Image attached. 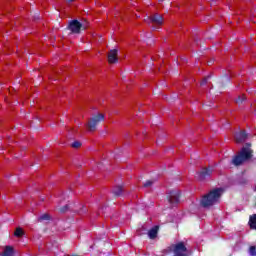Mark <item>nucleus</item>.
Segmentation results:
<instances>
[{
  "label": "nucleus",
  "mask_w": 256,
  "mask_h": 256,
  "mask_svg": "<svg viewBox=\"0 0 256 256\" xmlns=\"http://www.w3.org/2000/svg\"><path fill=\"white\" fill-rule=\"evenodd\" d=\"M223 189L221 187H216L215 189H212L206 195H203L200 203L201 206L205 209L212 207L213 205H216L217 203H220V199L222 197Z\"/></svg>",
  "instance_id": "obj_1"
},
{
  "label": "nucleus",
  "mask_w": 256,
  "mask_h": 256,
  "mask_svg": "<svg viewBox=\"0 0 256 256\" xmlns=\"http://www.w3.org/2000/svg\"><path fill=\"white\" fill-rule=\"evenodd\" d=\"M251 145H252L251 143H246V145L241 148L239 153L234 155V157L231 159L230 163L232 165H235L236 167H239V165H243V163L245 161L252 159L253 149H251Z\"/></svg>",
  "instance_id": "obj_2"
},
{
  "label": "nucleus",
  "mask_w": 256,
  "mask_h": 256,
  "mask_svg": "<svg viewBox=\"0 0 256 256\" xmlns=\"http://www.w3.org/2000/svg\"><path fill=\"white\" fill-rule=\"evenodd\" d=\"M67 28L72 34H81V30H86V28H88V24H83L80 20L74 19L70 20Z\"/></svg>",
  "instance_id": "obj_3"
},
{
  "label": "nucleus",
  "mask_w": 256,
  "mask_h": 256,
  "mask_svg": "<svg viewBox=\"0 0 256 256\" xmlns=\"http://www.w3.org/2000/svg\"><path fill=\"white\" fill-rule=\"evenodd\" d=\"M104 119H105L104 114H96V116H92V118H90L87 124L89 131H96L97 125H99L101 121H104Z\"/></svg>",
  "instance_id": "obj_4"
},
{
  "label": "nucleus",
  "mask_w": 256,
  "mask_h": 256,
  "mask_svg": "<svg viewBox=\"0 0 256 256\" xmlns=\"http://www.w3.org/2000/svg\"><path fill=\"white\" fill-rule=\"evenodd\" d=\"M213 171V167H203L201 171L196 172L195 177L196 179H198V181H205L206 179L211 177Z\"/></svg>",
  "instance_id": "obj_5"
},
{
  "label": "nucleus",
  "mask_w": 256,
  "mask_h": 256,
  "mask_svg": "<svg viewBox=\"0 0 256 256\" xmlns=\"http://www.w3.org/2000/svg\"><path fill=\"white\" fill-rule=\"evenodd\" d=\"M180 199L181 191L179 190H172L167 194V200L172 206L178 205V203H180Z\"/></svg>",
  "instance_id": "obj_6"
},
{
  "label": "nucleus",
  "mask_w": 256,
  "mask_h": 256,
  "mask_svg": "<svg viewBox=\"0 0 256 256\" xmlns=\"http://www.w3.org/2000/svg\"><path fill=\"white\" fill-rule=\"evenodd\" d=\"M187 251L188 249L185 243L183 242L176 243V245H173V256H189Z\"/></svg>",
  "instance_id": "obj_7"
},
{
  "label": "nucleus",
  "mask_w": 256,
  "mask_h": 256,
  "mask_svg": "<svg viewBox=\"0 0 256 256\" xmlns=\"http://www.w3.org/2000/svg\"><path fill=\"white\" fill-rule=\"evenodd\" d=\"M145 22L148 24H156L157 26H162L164 24V17L161 14H152V16H148L145 18Z\"/></svg>",
  "instance_id": "obj_8"
},
{
  "label": "nucleus",
  "mask_w": 256,
  "mask_h": 256,
  "mask_svg": "<svg viewBox=\"0 0 256 256\" xmlns=\"http://www.w3.org/2000/svg\"><path fill=\"white\" fill-rule=\"evenodd\" d=\"M248 137V133L245 129H242L241 131H237L235 133V139L237 143H243L244 141H246Z\"/></svg>",
  "instance_id": "obj_9"
},
{
  "label": "nucleus",
  "mask_w": 256,
  "mask_h": 256,
  "mask_svg": "<svg viewBox=\"0 0 256 256\" xmlns=\"http://www.w3.org/2000/svg\"><path fill=\"white\" fill-rule=\"evenodd\" d=\"M108 62L109 64H116L118 62V50H110L108 54Z\"/></svg>",
  "instance_id": "obj_10"
},
{
  "label": "nucleus",
  "mask_w": 256,
  "mask_h": 256,
  "mask_svg": "<svg viewBox=\"0 0 256 256\" xmlns=\"http://www.w3.org/2000/svg\"><path fill=\"white\" fill-rule=\"evenodd\" d=\"M0 256H15V249L11 245H6Z\"/></svg>",
  "instance_id": "obj_11"
},
{
  "label": "nucleus",
  "mask_w": 256,
  "mask_h": 256,
  "mask_svg": "<svg viewBox=\"0 0 256 256\" xmlns=\"http://www.w3.org/2000/svg\"><path fill=\"white\" fill-rule=\"evenodd\" d=\"M159 229H160L159 225H155V227H152V229H150L148 231V235H149L150 239H156V237L159 233Z\"/></svg>",
  "instance_id": "obj_12"
},
{
  "label": "nucleus",
  "mask_w": 256,
  "mask_h": 256,
  "mask_svg": "<svg viewBox=\"0 0 256 256\" xmlns=\"http://www.w3.org/2000/svg\"><path fill=\"white\" fill-rule=\"evenodd\" d=\"M112 193L114 194L115 197H120V195H122L123 193L122 185H117L116 187H114V189L112 190Z\"/></svg>",
  "instance_id": "obj_13"
},
{
  "label": "nucleus",
  "mask_w": 256,
  "mask_h": 256,
  "mask_svg": "<svg viewBox=\"0 0 256 256\" xmlns=\"http://www.w3.org/2000/svg\"><path fill=\"white\" fill-rule=\"evenodd\" d=\"M25 231L22 229V227H16L14 231V237L21 238L24 237Z\"/></svg>",
  "instance_id": "obj_14"
},
{
  "label": "nucleus",
  "mask_w": 256,
  "mask_h": 256,
  "mask_svg": "<svg viewBox=\"0 0 256 256\" xmlns=\"http://www.w3.org/2000/svg\"><path fill=\"white\" fill-rule=\"evenodd\" d=\"M249 226H250V229H255L256 230V213L253 214V215H250Z\"/></svg>",
  "instance_id": "obj_15"
},
{
  "label": "nucleus",
  "mask_w": 256,
  "mask_h": 256,
  "mask_svg": "<svg viewBox=\"0 0 256 256\" xmlns=\"http://www.w3.org/2000/svg\"><path fill=\"white\" fill-rule=\"evenodd\" d=\"M51 219V215H49V213H43V215H40V217H38V221L40 223H43V221H50Z\"/></svg>",
  "instance_id": "obj_16"
},
{
  "label": "nucleus",
  "mask_w": 256,
  "mask_h": 256,
  "mask_svg": "<svg viewBox=\"0 0 256 256\" xmlns=\"http://www.w3.org/2000/svg\"><path fill=\"white\" fill-rule=\"evenodd\" d=\"M247 98L245 96V94H242L241 96H238V98L236 99V104H238V106H241V104H243V102H246Z\"/></svg>",
  "instance_id": "obj_17"
},
{
  "label": "nucleus",
  "mask_w": 256,
  "mask_h": 256,
  "mask_svg": "<svg viewBox=\"0 0 256 256\" xmlns=\"http://www.w3.org/2000/svg\"><path fill=\"white\" fill-rule=\"evenodd\" d=\"M87 211H88V209H87V207H85L84 205H82V206L80 207V209H77V213H78L79 215H85V214L87 213Z\"/></svg>",
  "instance_id": "obj_18"
},
{
  "label": "nucleus",
  "mask_w": 256,
  "mask_h": 256,
  "mask_svg": "<svg viewBox=\"0 0 256 256\" xmlns=\"http://www.w3.org/2000/svg\"><path fill=\"white\" fill-rule=\"evenodd\" d=\"M70 209V205L67 204V205H64L63 207H60L59 211L60 213H67V211H69Z\"/></svg>",
  "instance_id": "obj_19"
},
{
  "label": "nucleus",
  "mask_w": 256,
  "mask_h": 256,
  "mask_svg": "<svg viewBox=\"0 0 256 256\" xmlns=\"http://www.w3.org/2000/svg\"><path fill=\"white\" fill-rule=\"evenodd\" d=\"M81 146H82L81 141H73V143H71V147L79 148Z\"/></svg>",
  "instance_id": "obj_20"
},
{
  "label": "nucleus",
  "mask_w": 256,
  "mask_h": 256,
  "mask_svg": "<svg viewBox=\"0 0 256 256\" xmlns=\"http://www.w3.org/2000/svg\"><path fill=\"white\" fill-rule=\"evenodd\" d=\"M210 78H211V76H206V77L202 80L201 86H205V85L208 83V81L210 80Z\"/></svg>",
  "instance_id": "obj_21"
},
{
  "label": "nucleus",
  "mask_w": 256,
  "mask_h": 256,
  "mask_svg": "<svg viewBox=\"0 0 256 256\" xmlns=\"http://www.w3.org/2000/svg\"><path fill=\"white\" fill-rule=\"evenodd\" d=\"M249 253L252 256H256V247L255 246L250 247Z\"/></svg>",
  "instance_id": "obj_22"
},
{
  "label": "nucleus",
  "mask_w": 256,
  "mask_h": 256,
  "mask_svg": "<svg viewBox=\"0 0 256 256\" xmlns=\"http://www.w3.org/2000/svg\"><path fill=\"white\" fill-rule=\"evenodd\" d=\"M154 181H152L151 179H148L147 181H145L144 183V187H151V185H153Z\"/></svg>",
  "instance_id": "obj_23"
},
{
  "label": "nucleus",
  "mask_w": 256,
  "mask_h": 256,
  "mask_svg": "<svg viewBox=\"0 0 256 256\" xmlns=\"http://www.w3.org/2000/svg\"><path fill=\"white\" fill-rule=\"evenodd\" d=\"M219 88H224V84H223V82H220V84H219Z\"/></svg>",
  "instance_id": "obj_24"
},
{
  "label": "nucleus",
  "mask_w": 256,
  "mask_h": 256,
  "mask_svg": "<svg viewBox=\"0 0 256 256\" xmlns=\"http://www.w3.org/2000/svg\"><path fill=\"white\" fill-rule=\"evenodd\" d=\"M67 2H74V0H67Z\"/></svg>",
  "instance_id": "obj_25"
},
{
  "label": "nucleus",
  "mask_w": 256,
  "mask_h": 256,
  "mask_svg": "<svg viewBox=\"0 0 256 256\" xmlns=\"http://www.w3.org/2000/svg\"><path fill=\"white\" fill-rule=\"evenodd\" d=\"M226 82H229V78L228 77L226 78Z\"/></svg>",
  "instance_id": "obj_26"
},
{
  "label": "nucleus",
  "mask_w": 256,
  "mask_h": 256,
  "mask_svg": "<svg viewBox=\"0 0 256 256\" xmlns=\"http://www.w3.org/2000/svg\"><path fill=\"white\" fill-rule=\"evenodd\" d=\"M254 191H256V185H255Z\"/></svg>",
  "instance_id": "obj_27"
},
{
  "label": "nucleus",
  "mask_w": 256,
  "mask_h": 256,
  "mask_svg": "<svg viewBox=\"0 0 256 256\" xmlns=\"http://www.w3.org/2000/svg\"><path fill=\"white\" fill-rule=\"evenodd\" d=\"M71 256H79V255H71Z\"/></svg>",
  "instance_id": "obj_28"
}]
</instances>
